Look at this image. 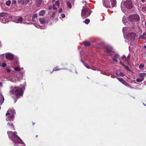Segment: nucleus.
I'll return each instance as SVG.
<instances>
[{"mask_svg": "<svg viewBox=\"0 0 146 146\" xmlns=\"http://www.w3.org/2000/svg\"><path fill=\"white\" fill-rule=\"evenodd\" d=\"M16 63L17 65H18L19 64V62L18 61H17Z\"/></svg>", "mask_w": 146, "mask_h": 146, "instance_id": "obj_52", "label": "nucleus"}, {"mask_svg": "<svg viewBox=\"0 0 146 146\" xmlns=\"http://www.w3.org/2000/svg\"><path fill=\"white\" fill-rule=\"evenodd\" d=\"M17 101V99H15V100H14L15 103Z\"/></svg>", "mask_w": 146, "mask_h": 146, "instance_id": "obj_55", "label": "nucleus"}, {"mask_svg": "<svg viewBox=\"0 0 146 146\" xmlns=\"http://www.w3.org/2000/svg\"><path fill=\"white\" fill-rule=\"evenodd\" d=\"M144 47L146 50V45H144Z\"/></svg>", "mask_w": 146, "mask_h": 146, "instance_id": "obj_53", "label": "nucleus"}, {"mask_svg": "<svg viewBox=\"0 0 146 146\" xmlns=\"http://www.w3.org/2000/svg\"><path fill=\"white\" fill-rule=\"evenodd\" d=\"M11 80L12 82L14 83H15L16 82V79L14 78L11 79Z\"/></svg>", "mask_w": 146, "mask_h": 146, "instance_id": "obj_43", "label": "nucleus"}, {"mask_svg": "<svg viewBox=\"0 0 146 146\" xmlns=\"http://www.w3.org/2000/svg\"><path fill=\"white\" fill-rule=\"evenodd\" d=\"M145 36H146V33L145 32H144L143 35L140 36L139 37V39H142L143 40H146V36L145 37Z\"/></svg>", "mask_w": 146, "mask_h": 146, "instance_id": "obj_18", "label": "nucleus"}, {"mask_svg": "<svg viewBox=\"0 0 146 146\" xmlns=\"http://www.w3.org/2000/svg\"><path fill=\"white\" fill-rule=\"evenodd\" d=\"M25 89V87L24 86L21 87H11L10 91L11 95V96L12 94H14L17 97L21 96L23 94Z\"/></svg>", "mask_w": 146, "mask_h": 146, "instance_id": "obj_3", "label": "nucleus"}, {"mask_svg": "<svg viewBox=\"0 0 146 146\" xmlns=\"http://www.w3.org/2000/svg\"><path fill=\"white\" fill-rule=\"evenodd\" d=\"M4 100L3 96L2 94L0 95V105H1L4 102Z\"/></svg>", "mask_w": 146, "mask_h": 146, "instance_id": "obj_19", "label": "nucleus"}, {"mask_svg": "<svg viewBox=\"0 0 146 146\" xmlns=\"http://www.w3.org/2000/svg\"><path fill=\"white\" fill-rule=\"evenodd\" d=\"M25 72V71L24 70H21V73L23 74Z\"/></svg>", "mask_w": 146, "mask_h": 146, "instance_id": "obj_49", "label": "nucleus"}, {"mask_svg": "<svg viewBox=\"0 0 146 146\" xmlns=\"http://www.w3.org/2000/svg\"><path fill=\"white\" fill-rule=\"evenodd\" d=\"M58 66H56V67L54 68L53 70L54 71H57L60 70L61 69H58Z\"/></svg>", "mask_w": 146, "mask_h": 146, "instance_id": "obj_40", "label": "nucleus"}, {"mask_svg": "<svg viewBox=\"0 0 146 146\" xmlns=\"http://www.w3.org/2000/svg\"><path fill=\"white\" fill-rule=\"evenodd\" d=\"M67 4L69 8H72V6L70 2L68 1L67 2Z\"/></svg>", "mask_w": 146, "mask_h": 146, "instance_id": "obj_35", "label": "nucleus"}, {"mask_svg": "<svg viewBox=\"0 0 146 146\" xmlns=\"http://www.w3.org/2000/svg\"><path fill=\"white\" fill-rule=\"evenodd\" d=\"M119 63L120 65L123 66L125 69L128 70L129 72H132V71L130 70L127 66H125L124 63H122L121 61H120Z\"/></svg>", "mask_w": 146, "mask_h": 146, "instance_id": "obj_15", "label": "nucleus"}, {"mask_svg": "<svg viewBox=\"0 0 146 146\" xmlns=\"http://www.w3.org/2000/svg\"><path fill=\"white\" fill-rule=\"evenodd\" d=\"M21 70H24L23 68V67L21 68Z\"/></svg>", "mask_w": 146, "mask_h": 146, "instance_id": "obj_58", "label": "nucleus"}, {"mask_svg": "<svg viewBox=\"0 0 146 146\" xmlns=\"http://www.w3.org/2000/svg\"><path fill=\"white\" fill-rule=\"evenodd\" d=\"M56 12H53L52 14V15L51 16V17L53 18H54V17L55 15H56Z\"/></svg>", "mask_w": 146, "mask_h": 146, "instance_id": "obj_39", "label": "nucleus"}, {"mask_svg": "<svg viewBox=\"0 0 146 146\" xmlns=\"http://www.w3.org/2000/svg\"><path fill=\"white\" fill-rule=\"evenodd\" d=\"M17 20H18V19L17 18V19H15L14 20V21L17 23H18V21H17Z\"/></svg>", "mask_w": 146, "mask_h": 146, "instance_id": "obj_48", "label": "nucleus"}, {"mask_svg": "<svg viewBox=\"0 0 146 146\" xmlns=\"http://www.w3.org/2000/svg\"><path fill=\"white\" fill-rule=\"evenodd\" d=\"M123 84L125 85L126 87L130 88L131 89H134V88L131 86L129 84L126 83V82H125V81L124 82V83Z\"/></svg>", "mask_w": 146, "mask_h": 146, "instance_id": "obj_21", "label": "nucleus"}, {"mask_svg": "<svg viewBox=\"0 0 146 146\" xmlns=\"http://www.w3.org/2000/svg\"><path fill=\"white\" fill-rule=\"evenodd\" d=\"M140 19V17L139 15H131L129 17V20L131 22L138 21Z\"/></svg>", "mask_w": 146, "mask_h": 146, "instance_id": "obj_8", "label": "nucleus"}, {"mask_svg": "<svg viewBox=\"0 0 146 146\" xmlns=\"http://www.w3.org/2000/svg\"><path fill=\"white\" fill-rule=\"evenodd\" d=\"M6 70L8 72H11V70L9 69H6Z\"/></svg>", "mask_w": 146, "mask_h": 146, "instance_id": "obj_50", "label": "nucleus"}, {"mask_svg": "<svg viewBox=\"0 0 146 146\" xmlns=\"http://www.w3.org/2000/svg\"><path fill=\"white\" fill-rule=\"evenodd\" d=\"M124 75V74L122 72H120L119 74L117 73H116V76H123Z\"/></svg>", "mask_w": 146, "mask_h": 146, "instance_id": "obj_29", "label": "nucleus"}, {"mask_svg": "<svg viewBox=\"0 0 146 146\" xmlns=\"http://www.w3.org/2000/svg\"><path fill=\"white\" fill-rule=\"evenodd\" d=\"M138 76L140 77L136 79V81L139 82H141L143 81L145 77L146 76V73H139L138 74Z\"/></svg>", "mask_w": 146, "mask_h": 146, "instance_id": "obj_9", "label": "nucleus"}, {"mask_svg": "<svg viewBox=\"0 0 146 146\" xmlns=\"http://www.w3.org/2000/svg\"><path fill=\"white\" fill-rule=\"evenodd\" d=\"M0 17H4V19L1 22L3 23H7L6 20L8 17V14L5 12H2L0 13Z\"/></svg>", "mask_w": 146, "mask_h": 146, "instance_id": "obj_10", "label": "nucleus"}, {"mask_svg": "<svg viewBox=\"0 0 146 146\" xmlns=\"http://www.w3.org/2000/svg\"><path fill=\"white\" fill-rule=\"evenodd\" d=\"M117 76H115L114 74H112L111 76V77L113 78H114L115 77H116Z\"/></svg>", "mask_w": 146, "mask_h": 146, "instance_id": "obj_47", "label": "nucleus"}, {"mask_svg": "<svg viewBox=\"0 0 146 146\" xmlns=\"http://www.w3.org/2000/svg\"><path fill=\"white\" fill-rule=\"evenodd\" d=\"M60 16L59 17L60 18H64L65 17V15L63 13H60Z\"/></svg>", "mask_w": 146, "mask_h": 146, "instance_id": "obj_33", "label": "nucleus"}, {"mask_svg": "<svg viewBox=\"0 0 146 146\" xmlns=\"http://www.w3.org/2000/svg\"><path fill=\"white\" fill-rule=\"evenodd\" d=\"M37 17V14L35 13L33 14L32 16L33 19H35V18H36Z\"/></svg>", "mask_w": 146, "mask_h": 146, "instance_id": "obj_38", "label": "nucleus"}, {"mask_svg": "<svg viewBox=\"0 0 146 146\" xmlns=\"http://www.w3.org/2000/svg\"><path fill=\"white\" fill-rule=\"evenodd\" d=\"M55 0H52V1L53 2Z\"/></svg>", "mask_w": 146, "mask_h": 146, "instance_id": "obj_60", "label": "nucleus"}, {"mask_svg": "<svg viewBox=\"0 0 146 146\" xmlns=\"http://www.w3.org/2000/svg\"><path fill=\"white\" fill-rule=\"evenodd\" d=\"M29 2V0H18V3L21 5H26Z\"/></svg>", "mask_w": 146, "mask_h": 146, "instance_id": "obj_13", "label": "nucleus"}, {"mask_svg": "<svg viewBox=\"0 0 146 146\" xmlns=\"http://www.w3.org/2000/svg\"><path fill=\"white\" fill-rule=\"evenodd\" d=\"M15 70V71H19L21 70V68L19 67H17L15 68H13Z\"/></svg>", "mask_w": 146, "mask_h": 146, "instance_id": "obj_31", "label": "nucleus"}, {"mask_svg": "<svg viewBox=\"0 0 146 146\" xmlns=\"http://www.w3.org/2000/svg\"><path fill=\"white\" fill-rule=\"evenodd\" d=\"M117 79L122 84H123L125 82V81L123 80V79L122 78H117Z\"/></svg>", "mask_w": 146, "mask_h": 146, "instance_id": "obj_24", "label": "nucleus"}, {"mask_svg": "<svg viewBox=\"0 0 146 146\" xmlns=\"http://www.w3.org/2000/svg\"><path fill=\"white\" fill-rule=\"evenodd\" d=\"M127 19L126 17L124 16L122 19V21L124 24L125 25H127L129 24V23L127 21Z\"/></svg>", "mask_w": 146, "mask_h": 146, "instance_id": "obj_16", "label": "nucleus"}, {"mask_svg": "<svg viewBox=\"0 0 146 146\" xmlns=\"http://www.w3.org/2000/svg\"><path fill=\"white\" fill-rule=\"evenodd\" d=\"M136 35L134 33H128L127 35V38L129 42L131 45H135L136 44L135 41V38Z\"/></svg>", "mask_w": 146, "mask_h": 146, "instance_id": "obj_5", "label": "nucleus"}, {"mask_svg": "<svg viewBox=\"0 0 146 146\" xmlns=\"http://www.w3.org/2000/svg\"><path fill=\"white\" fill-rule=\"evenodd\" d=\"M23 20V19L22 17H20L18 19V23H21Z\"/></svg>", "mask_w": 146, "mask_h": 146, "instance_id": "obj_27", "label": "nucleus"}, {"mask_svg": "<svg viewBox=\"0 0 146 146\" xmlns=\"http://www.w3.org/2000/svg\"><path fill=\"white\" fill-rule=\"evenodd\" d=\"M73 1H74L75 0H72Z\"/></svg>", "mask_w": 146, "mask_h": 146, "instance_id": "obj_62", "label": "nucleus"}, {"mask_svg": "<svg viewBox=\"0 0 146 146\" xmlns=\"http://www.w3.org/2000/svg\"><path fill=\"white\" fill-rule=\"evenodd\" d=\"M53 9H56L57 8L55 7V5L54 4H53L52 5Z\"/></svg>", "mask_w": 146, "mask_h": 146, "instance_id": "obj_46", "label": "nucleus"}, {"mask_svg": "<svg viewBox=\"0 0 146 146\" xmlns=\"http://www.w3.org/2000/svg\"><path fill=\"white\" fill-rule=\"evenodd\" d=\"M51 9H52V7H51V6L49 7V10Z\"/></svg>", "mask_w": 146, "mask_h": 146, "instance_id": "obj_51", "label": "nucleus"}, {"mask_svg": "<svg viewBox=\"0 0 146 146\" xmlns=\"http://www.w3.org/2000/svg\"><path fill=\"white\" fill-rule=\"evenodd\" d=\"M63 11L62 9V8H60L59 11L58 12V13H61Z\"/></svg>", "mask_w": 146, "mask_h": 146, "instance_id": "obj_45", "label": "nucleus"}, {"mask_svg": "<svg viewBox=\"0 0 146 146\" xmlns=\"http://www.w3.org/2000/svg\"><path fill=\"white\" fill-rule=\"evenodd\" d=\"M2 86V84L0 82V87L1 86Z\"/></svg>", "mask_w": 146, "mask_h": 146, "instance_id": "obj_56", "label": "nucleus"}, {"mask_svg": "<svg viewBox=\"0 0 146 146\" xmlns=\"http://www.w3.org/2000/svg\"><path fill=\"white\" fill-rule=\"evenodd\" d=\"M14 57V55L10 52L7 53L5 55V57L6 58L9 60H12Z\"/></svg>", "mask_w": 146, "mask_h": 146, "instance_id": "obj_11", "label": "nucleus"}, {"mask_svg": "<svg viewBox=\"0 0 146 146\" xmlns=\"http://www.w3.org/2000/svg\"><path fill=\"white\" fill-rule=\"evenodd\" d=\"M1 66L3 67H5L6 66V64L5 63H3L1 65Z\"/></svg>", "mask_w": 146, "mask_h": 146, "instance_id": "obj_42", "label": "nucleus"}, {"mask_svg": "<svg viewBox=\"0 0 146 146\" xmlns=\"http://www.w3.org/2000/svg\"><path fill=\"white\" fill-rule=\"evenodd\" d=\"M15 114V110L13 109H9L7 111L6 114V120L12 121L13 120L14 116Z\"/></svg>", "mask_w": 146, "mask_h": 146, "instance_id": "obj_6", "label": "nucleus"}, {"mask_svg": "<svg viewBox=\"0 0 146 146\" xmlns=\"http://www.w3.org/2000/svg\"><path fill=\"white\" fill-rule=\"evenodd\" d=\"M130 58V55H129L127 56V57H126L125 62H127V63H129V61Z\"/></svg>", "mask_w": 146, "mask_h": 146, "instance_id": "obj_32", "label": "nucleus"}, {"mask_svg": "<svg viewBox=\"0 0 146 146\" xmlns=\"http://www.w3.org/2000/svg\"><path fill=\"white\" fill-rule=\"evenodd\" d=\"M17 3V1L16 0H13L12 1V3L13 5H15Z\"/></svg>", "mask_w": 146, "mask_h": 146, "instance_id": "obj_44", "label": "nucleus"}, {"mask_svg": "<svg viewBox=\"0 0 146 146\" xmlns=\"http://www.w3.org/2000/svg\"><path fill=\"white\" fill-rule=\"evenodd\" d=\"M145 65L144 64L141 63L139 65V68L140 69H141L145 67Z\"/></svg>", "mask_w": 146, "mask_h": 146, "instance_id": "obj_28", "label": "nucleus"}, {"mask_svg": "<svg viewBox=\"0 0 146 146\" xmlns=\"http://www.w3.org/2000/svg\"><path fill=\"white\" fill-rule=\"evenodd\" d=\"M40 28L41 29H42V28H41L40 27Z\"/></svg>", "mask_w": 146, "mask_h": 146, "instance_id": "obj_64", "label": "nucleus"}, {"mask_svg": "<svg viewBox=\"0 0 146 146\" xmlns=\"http://www.w3.org/2000/svg\"><path fill=\"white\" fill-rule=\"evenodd\" d=\"M90 22V20L89 19H86L84 21H83V23H84L86 24H88Z\"/></svg>", "mask_w": 146, "mask_h": 146, "instance_id": "obj_26", "label": "nucleus"}, {"mask_svg": "<svg viewBox=\"0 0 146 146\" xmlns=\"http://www.w3.org/2000/svg\"><path fill=\"white\" fill-rule=\"evenodd\" d=\"M121 58L122 60L124 62H125L126 59V57L125 55H123L121 57Z\"/></svg>", "mask_w": 146, "mask_h": 146, "instance_id": "obj_34", "label": "nucleus"}, {"mask_svg": "<svg viewBox=\"0 0 146 146\" xmlns=\"http://www.w3.org/2000/svg\"><path fill=\"white\" fill-rule=\"evenodd\" d=\"M141 1L143 3H144L145 2V0H141Z\"/></svg>", "mask_w": 146, "mask_h": 146, "instance_id": "obj_54", "label": "nucleus"}, {"mask_svg": "<svg viewBox=\"0 0 146 146\" xmlns=\"http://www.w3.org/2000/svg\"><path fill=\"white\" fill-rule=\"evenodd\" d=\"M82 63L84 64V65L88 69L90 68L88 66V65L86 64L83 61H82Z\"/></svg>", "mask_w": 146, "mask_h": 146, "instance_id": "obj_37", "label": "nucleus"}, {"mask_svg": "<svg viewBox=\"0 0 146 146\" xmlns=\"http://www.w3.org/2000/svg\"><path fill=\"white\" fill-rule=\"evenodd\" d=\"M127 30V28L126 27H123V32L124 34V35L125 34V31H126Z\"/></svg>", "mask_w": 146, "mask_h": 146, "instance_id": "obj_36", "label": "nucleus"}, {"mask_svg": "<svg viewBox=\"0 0 146 146\" xmlns=\"http://www.w3.org/2000/svg\"><path fill=\"white\" fill-rule=\"evenodd\" d=\"M46 11L44 10H41L39 13V15L40 16H43L45 13Z\"/></svg>", "mask_w": 146, "mask_h": 146, "instance_id": "obj_20", "label": "nucleus"}, {"mask_svg": "<svg viewBox=\"0 0 146 146\" xmlns=\"http://www.w3.org/2000/svg\"><path fill=\"white\" fill-rule=\"evenodd\" d=\"M107 75L108 76H109L110 75V74H108V75Z\"/></svg>", "mask_w": 146, "mask_h": 146, "instance_id": "obj_61", "label": "nucleus"}, {"mask_svg": "<svg viewBox=\"0 0 146 146\" xmlns=\"http://www.w3.org/2000/svg\"><path fill=\"white\" fill-rule=\"evenodd\" d=\"M112 7L116 6V0H110Z\"/></svg>", "mask_w": 146, "mask_h": 146, "instance_id": "obj_17", "label": "nucleus"}, {"mask_svg": "<svg viewBox=\"0 0 146 146\" xmlns=\"http://www.w3.org/2000/svg\"><path fill=\"white\" fill-rule=\"evenodd\" d=\"M40 23L41 24H43L45 22V20L42 18H40L39 19Z\"/></svg>", "mask_w": 146, "mask_h": 146, "instance_id": "obj_23", "label": "nucleus"}, {"mask_svg": "<svg viewBox=\"0 0 146 146\" xmlns=\"http://www.w3.org/2000/svg\"><path fill=\"white\" fill-rule=\"evenodd\" d=\"M122 11L124 12H125V8L130 9L132 7V3L130 0H123L121 5Z\"/></svg>", "mask_w": 146, "mask_h": 146, "instance_id": "obj_4", "label": "nucleus"}, {"mask_svg": "<svg viewBox=\"0 0 146 146\" xmlns=\"http://www.w3.org/2000/svg\"><path fill=\"white\" fill-rule=\"evenodd\" d=\"M55 3L56 5L58 6V7L59 6L60 3L59 1L58 0L56 1Z\"/></svg>", "mask_w": 146, "mask_h": 146, "instance_id": "obj_41", "label": "nucleus"}, {"mask_svg": "<svg viewBox=\"0 0 146 146\" xmlns=\"http://www.w3.org/2000/svg\"><path fill=\"white\" fill-rule=\"evenodd\" d=\"M92 11L87 7L83 6L82 10L81 15L83 18L87 17L91 14Z\"/></svg>", "mask_w": 146, "mask_h": 146, "instance_id": "obj_7", "label": "nucleus"}, {"mask_svg": "<svg viewBox=\"0 0 146 146\" xmlns=\"http://www.w3.org/2000/svg\"><path fill=\"white\" fill-rule=\"evenodd\" d=\"M144 104V105L145 106H146V105H145V104Z\"/></svg>", "mask_w": 146, "mask_h": 146, "instance_id": "obj_63", "label": "nucleus"}, {"mask_svg": "<svg viewBox=\"0 0 146 146\" xmlns=\"http://www.w3.org/2000/svg\"><path fill=\"white\" fill-rule=\"evenodd\" d=\"M11 3V1L10 0H9L7 1L6 2V5L8 6H9Z\"/></svg>", "mask_w": 146, "mask_h": 146, "instance_id": "obj_25", "label": "nucleus"}, {"mask_svg": "<svg viewBox=\"0 0 146 146\" xmlns=\"http://www.w3.org/2000/svg\"><path fill=\"white\" fill-rule=\"evenodd\" d=\"M84 44L85 46H89L91 44L89 42L85 41L84 42Z\"/></svg>", "mask_w": 146, "mask_h": 146, "instance_id": "obj_30", "label": "nucleus"}, {"mask_svg": "<svg viewBox=\"0 0 146 146\" xmlns=\"http://www.w3.org/2000/svg\"><path fill=\"white\" fill-rule=\"evenodd\" d=\"M106 53L107 55L111 56L112 61L114 62H117L118 60H120V56L118 54H113V49L112 47L109 45L106 46L105 50Z\"/></svg>", "mask_w": 146, "mask_h": 146, "instance_id": "obj_2", "label": "nucleus"}, {"mask_svg": "<svg viewBox=\"0 0 146 146\" xmlns=\"http://www.w3.org/2000/svg\"><path fill=\"white\" fill-rule=\"evenodd\" d=\"M42 1V0H36V5L37 6H39L41 5Z\"/></svg>", "mask_w": 146, "mask_h": 146, "instance_id": "obj_22", "label": "nucleus"}, {"mask_svg": "<svg viewBox=\"0 0 146 146\" xmlns=\"http://www.w3.org/2000/svg\"><path fill=\"white\" fill-rule=\"evenodd\" d=\"M86 3V1H83V2H82V3Z\"/></svg>", "mask_w": 146, "mask_h": 146, "instance_id": "obj_59", "label": "nucleus"}, {"mask_svg": "<svg viewBox=\"0 0 146 146\" xmlns=\"http://www.w3.org/2000/svg\"><path fill=\"white\" fill-rule=\"evenodd\" d=\"M7 128H9L10 129L12 130H15L13 124L12 122H8L7 124Z\"/></svg>", "mask_w": 146, "mask_h": 146, "instance_id": "obj_14", "label": "nucleus"}, {"mask_svg": "<svg viewBox=\"0 0 146 146\" xmlns=\"http://www.w3.org/2000/svg\"><path fill=\"white\" fill-rule=\"evenodd\" d=\"M103 3L104 6L107 8L111 7L109 0H103Z\"/></svg>", "mask_w": 146, "mask_h": 146, "instance_id": "obj_12", "label": "nucleus"}, {"mask_svg": "<svg viewBox=\"0 0 146 146\" xmlns=\"http://www.w3.org/2000/svg\"><path fill=\"white\" fill-rule=\"evenodd\" d=\"M7 133L9 138L13 141L14 146H26L22 139L17 135V132L8 131Z\"/></svg>", "mask_w": 146, "mask_h": 146, "instance_id": "obj_1", "label": "nucleus"}, {"mask_svg": "<svg viewBox=\"0 0 146 146\" xmlns=\"http://www.w3.org/2000/svg\"><path fill=\"white\" fill-rule=\"evenodd\" d=\"M32 21H35V19H33V18L32 17Z\"/></svg>", "mask_w": 146, "mask_h": 146, "instance_id": "obj_57", "label": "nucleus"}]
</instances>
